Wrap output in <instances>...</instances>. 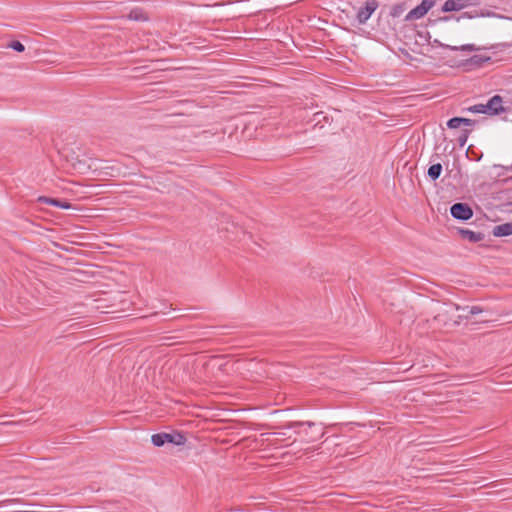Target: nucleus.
<instances>
[{
  "label": "nucleus",
  "instance_id": "1",
  "mask_svg": "<svg viewBox=\"0 0 512 512\" xmlns=\"http://www.w3.org/2000/svg\"><path fill=\"white\" fill-rule=\"evenodd\" d=\"M467 111L477 114H486L489 116L499 115L507 111L503 105V98L500 95H494L486 104H476L467 108Z\"/></svg>",
  "mask_w": 512,
  "mask_h": 512
},
{
  "label": "nucleus",
  "instance_id": "2",
  "mask_svg": "<svg viewBox=\"0 0 512 512\" xmlns=\"http://www.w3.org/2000/svg\"><path fill=\"white\" fill-rule=\"evenodd\" d=\"M151 441L157 447H161L165 443H174L179 446L185 444L186 438L182 434L159 433L152 435Z\"/></svg>",
  "mask_w": 512,
  "mask_h": 512
},
{
  "label": "nucleus",
  "instance_id": "3",
  "mask_svg": "<svg viewBox=\"0 0 512 512\" xmlns=\"http://www.w3.org/2000/svg\"><path fill=\"white\" fill-rule=\"evenodd\" d=\"M451 215L459 220H468L473 216V211L466 203H455L450 209Z\"/></svg>",
  "mask_w": 512,
  "mask_h": 512
},
{
  "label": "nucleus",
  "instance_id": "4",
  "mask_svg": "<svg viewBox=\"0 0 512 512\" xmlns=\"http://www.w3.org/2000/svg\"><path fill=\"white\" fill-rule=\"evenodd\" d=\"M435 2H421L405 16L406 21H414L424 17Z\"/></svg>",
  "mask_w": 512,
  "mask_h": 512
},
{
  "label": "nucleus",
  "instance_id": "5",
  "mask_svg": "<svg viewBox=\"0 0 512 512\" xmlns=\"http://www.w3.org/2000/svg\"><path fill=\"white\" fill-rule=\"evenodd\" d=\"M377 2H365V6L358 8L356 18L360 24H364L377 9Z\"/></svg>",
  "mask_w": 512,
  "mask_h": 512
},
{
  "label": "nucleus",
  "instance_id": "6",
  "mask_svg": "<svg viewBox=\"0 0 512 512\" xmlns=\"http://www.w3.org/2000/svg\"><path fill=\"white\" fill-rule=\"evenodd\" d=\"M459 233L463 239L471 243H477L484 239V235L481 232H475L469 229H460Z\"/></svg>",
  "mask_w": 512,
  "mask_h": 512
},
{
  "label": "nucleus",
  "instance_id": "7",
  "mask_svg": "<svg viewBox=\"0 0 512 512\" xmlns=\"http://www.w3.org/2000/svg\"><path fill=\"white\" fill-rule=\"evenodd\" d=\"M38 201L42 202V203L49 204V205L56 206L61 209H70L72 206L71 203H69L67 201H63V200H59V199H55V198H48V197H44V196L39 197Z\"/></svg>",
  "mask_w": 512,
  "mask_h": 512
},
{
  "label": "nucleus",
  "instance_id": "8",
  "mask_svg": "<svg viewBox=\"0 0 512 512\" xmlns=\"http://www.w3.org/2000/svg\"><path fill=\"white\" fill-rule=\"evenodd\" d=\"M493 235L496 237L512 235V222L495 226L493 228Z\"/></svg>",
  "mask_w": 512,
  "mask_h": 512
},
{
  "label": "nucleus",
  "instance_id": "9",
  "mask_svg": "<svg viewBox=\"0 0 512 512\" xmlns=\"http://www.w3.org/2000/svg\"><path fill=\"white\" fill-rule=\"evenodd\" d=\"M128 18L134 21H147L148 15L142 9L136 8L129 13Z\"/></svg>",
  "mask_w": 512,
  "mask_h": 512
},
{
  "label": "nucleus",
  "instance_id": "10",
  "mask_svg": "<svg viewBox=\"0 0 512 512\" xmlns=\"http://www.w3.org/2000/svg\"><path fill=\"white\" fill-rule=\"evenodd\" d=\"M464 2H444V5L442 6V11L444 12H450V11H459L463 8H465Z\"/></svg>",
  "mask_w": 512,
  "mask_h": 512
},
{
  "label": "nucleus",
  "instance_id": "11",
  "mask_svg": "<svg viewBox=\"0 0 512 512\" xmlns=\"http://www.w3.org/2000/svg\"><path fill=\"white\" fill-rule=\"evenodd\" d=\"M441 172H442V165L440 163L433 164L428 169V176L432 180H436L439 178Z\"/></svg>",
  "mask_w": 512,
  "mask_h": 512
},
{
  "label": "nucleus",
  "instance_id": "12",
  "mask_svg": "<svg viewBox=\"0 0 512 512\" xmlns=\"http://www.w3.org/2000/svg\"><path fill=\"white\" fill-rule=\"evenodd\" d=\"M461 121H462V117H454V118H451L448 122H447V126L450 128V129H456V128H459L461 126Z\"/></svg>",
  "mask_w": 512,
  "mask_h": 512
},
{
  "label": "nucleus",
  "instance_id": "13",
  "mask_svg": "<svg viewBox=\"0 0 512 512\" xmlns=\"http://www.w3.org/2000/svg\"><path fill=\"white\" fill-rule=\"evenodd\" d=\"M7 47L17 52H23L25 50L24 45L19 41H12L7 45Z\"/></svg>",
  "mask_w": 512,
  "mask_h": 512
},
{
  "label": "nucleus",
  "instance_id": "14",
  "mask_svg": "<svg viewBox=\"0 0 512 512\" xmlns=\"http://www.w3.org/2000/svg\"><path fill=\"white\" fill-rule=\"evenodd\" d=\"M475 123H476L475 120H472L469 118H462V121H461V125H465V126H473V125H475Z\"/></svg>",
  "mask_w": 512,
  "mask_h": 512
},
{
  "label": "nucleus",
  "instance_id": "15",
  "mask_svg": "<svg viewBox=\"0 0 512 512\" xmlns=\"http://www.w3.org/2000/svg\"><path fill=\"white\" fill-rule=\"evenodd\" d=\"M482 312V309L479 307V306H472L470 308V314H478V313H481Z\"/></svg>",
  "mask_w": 512,
  "mask_h": 512
},
{
  "label": "nucleus",
  "instance_id": "16",
  "mask_svg": "<svg viewBox=\"0 0 512 512\" xmlns=\"http://www.w3.org/2000/svg\"><path fill=\"white\" fill-rule=\"evenodd\" d=\"M467 138H468V132L465 131L464 134L459 138V142L462 146L466 143Z\"/></svg>",
  "mask_w": 512,
  "mask_h": 512
},
{
  "label": "nucleus",
  "instance_id": "17",
  "mask_svg": "<svg viewBox=\"0 0 512 512\" xmlns=\"http://www.w3.org/2000/svg\"><path fill=\"white\" fill-rule=\"evenodd\" d=\"M462 50H469V51H472L474 50L473 46L472 45H466V46H462L461 48Z\"/></svg>",
  "mask_w": 512,
  "mask_h": 512
}]
</instances>
